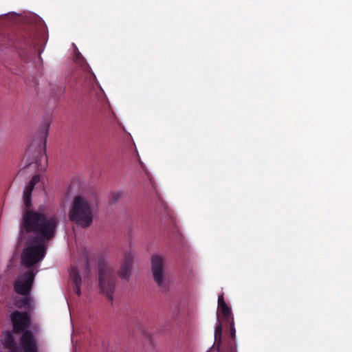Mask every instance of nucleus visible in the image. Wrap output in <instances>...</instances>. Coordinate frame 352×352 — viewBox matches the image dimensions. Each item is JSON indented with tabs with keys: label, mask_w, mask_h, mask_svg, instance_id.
<instances>
[{
	"label": "nucleus",
	"mask_w": 352,
	"mask_h": 352,
	"mask_svg": "<svg viewBox=\"0 0 352 352\" xmlns=\"http://www.w3.org/2000/svg\"><path fill=\"white\" fill-rule=\"evenodd\" d=\"M230 352H234V349L233 347L230 348Z\"/></svg>",
	"instance_id": "obj_18"
},
{
	"label": "nucleus",
	"mask_w": 352,
	"mask_h": 352,
	"mask_svg": "<svg viewBox=\"0 0 352 352\" xmlns=\"http://www.w3.org/2000/svg\"><path fill=\"white\" fill-rule=\"evenodd\" d=\"M217 321H218V324L216 326L215 329H214V338H215V342H217L219 344L221 342V339L222 324H221V322L219 321V316L218 314H217Z\"/></svg>",
	"instance_id": "obj_15"
},
{
	"label": "nucleus",
	"mask_w": 352,
	"mask_h": 352,
	"mask_svg": "<svg viewBox=\"0 0 352 352\" xmlns=\"http://www.w3.org/2000/svg\"><path fill=\"white\" fill-rule=\"evenodd\" d=\"M120 193L119 192L112 193V195L111 196V202L116 203L118 201V199L120 198Z\"/></svg>",
	"instance_id": "obj_17"
},
{
	"label": "nucleus",
	"mask_w": 352,
	"mask_h": 352,
	"mask_svg": "<svg viewBox=\"0 0 352 352\" xmlns=\"http://www.w3.org/2000/svg\"><path fill=\"white\" fill-rule=\"evenodd\" d=\"M218 311L221 313V318L226 324L234 322L231 308L225 302L223 293L218 296Z\"/></svg>",
	"instance_id": "obj_9"
},
{
	"label": "nucleus",
	"mask_w": 352,
	"mask_h": 352,
	"mask_svg": "<svg viewBox=\"0 0 352 352\" xmlns=\"http://www.w3.org/2000/svg\"><path fill=\"white\" fill-rule=\"evenodd\" d=\"M16 306L19 309H27L30 310L32 308L31 298L27 296L16 300Z\"/></svg>",
	"instance_id": "obj_13"
},
{
	"label": "nucleus",
	"mask_w": 352,
	"mask_h": 352,
	"mask_svg": "<svg viewBox=\"0 0 352 352\" xmlns=\"http://www.w3.org/2000/svg\"><path fill=\"white\" fill-rule=\"evenodd\" d=\"M75 60L80 65V67H84L85 70L87 69L88 74L89 75L90 77H92L93 78H96L94 74L89 71V69H90L89 67L86 64L84 58L82 56V55L80 53H78L76 56V60Z\"/></svg>",
	"instance_id": "obj_14"
},
{
	"label": "nucleus",
	"mask_w": 352,
	"mask_h": 352,
	"mask_svg": "<svg viewBox=\"0 0 352 352\" xmlns=\"http://www.w3.org/2000/svg\"><path fill=\"white\" fill-rule=\"evenodd\" d=\"M34 280V273L29 270L14 283V291L23 296L29 295Z\"/></svg>",
	"instance_id": "obj_8"
},
{
	"label": "nucleus",
	"mask_w": 352,
	"mask_h": 352,
	"mask_svg": "<svg viewBox=\"0 0 352 352\" xmlns=\"http://www.w3.org/2000/svg\"><path fill=\"white\" fill-rule=\"evenodd\" d=\"M93 217L90 202L83 196L75 197L69 212L70 221L82 228H87L91 225Z\"/></svg>",
	"instance_id": "obj_4"
},
{
	"label": "nucleus",
	"mask_w": 352,
	"mask_h": 352,
	"mask_svg": "<svg viewBox=\"0 0 352 352\" xmlns=\"http://www.w3.org/2000/svg\"><path fill=\"white\" fill-rule=\"evenodd\" d=\"M50 124L44 123L41 129L34 138L32 143L28 146L27 149V155H32L33 150H34V153L32 154V158L36 163L38 162L39 157H45L46 158L45 149Z\"/></svg>",
	"instance_id": "obj_6"
},
{
	"label": "nucleus",
	"mask_w": 352,
	"mask_h": 352,
	"mask_svg": "<svg viewBox=\"0 0 352 352\" xmlns=\"http://www.w3.org/2000/svg\"><path fill=\"white\" fill-rule=\"evenodd\" d=\"M133 259V254L131 252H127L124 254L123 261L121 264L118 275L123 279H128L131 274V270L132 267Z\"/></svg>",
	"instance_id": "obj_10"
},
{
	"label": "nucleus",
	"mask_w": 352,
	"mask_h": 352,
	"mask_svg": "<svg viewBox=\"0 0 352 352\" xmlns=\"http://www.w3.org/2000/svg\"><path fill=\"white\" fill-rule=\"evenodd\" d=\"M87 270L89 269L88 262H87Z\"/></svg>",
	"instance_id": "obj_19"
},
{
	"label": "nucleus",
	"mask_w": 352,
	"mask_h": 352,
	"mask_svg": "<svg viewBox=\"0 0 352 352\" xmlns=\"http://www.w3.org/2000/svg\"><path fill=\"white\" fill-rule=\"evenodd\" d=\"M99 285L101 291L106 295L111 303H113V293L116 285L114 270L106 262L99 261L98 263Z\"/></svg>",
	"instance_id": "obj_5"
},
{
	"label": "nucleus",
	"mask_w": 352,
	"mask_h": 352,
	"mask_svg": "<svg viewBox=\"0 0 352 352\" xmlns=\"http://www.w3.org/2000/svg\"><path fill=\"white\" fill-rule=\"evenodd\" d=\"M10 320L15 333H21L19 339L23 352H38L37 342L32 331L28 329L30 324V314L14 311L10 314Z\"/></svg>",
	"instance_id": "obj_3"
},
{
	"label": "nucleus",
	"mask_w": 352,
	"mask_h": 352,
	"mask_svg": "<svg viewBox=\"0 0 352 352\" xmlns=\"http://www.w3.org/2000/svg\"><path fill=\"white\" fill-rule=\"evenodd\" d=\"M229 326L230 336L232 339L235 338L236 330L234 328V322L227 324Z\"/></svg>",
	"instance_id": "obj_16"
},
{
	"label": "nucleus",
	"mask_w": 352,
	"mask_h": 352,
	"mask_svg": "<svg viewBox=\"0 0 352 352\" xmlns=\"http://www.w3.org/2000/svg\"><path fill=\"white\" fill-rule=\"evenodd\" d=\"M69 276L74 286V292L76 295L80 296L81 294L80 285L82 280L78 270L75 267H72L70 270Z\"/></svg>",
	"instance_id": "obj_12"
},
{
	"label": "nucleus",
	"mask_w": 352,
	"mask_h": 352,
	"mask_svg": "<svg viewBox=\"0 0 352 352\" xmlns=\"http://www.w3.org/2000/svg\"><path fill=\"white\" fill-rule=\"evenodd\" d=\"M165 258L160 254H155L151 257V270L154 280L161 288L166 289V281L164 278Z\"/></svg>",
	"instance_id": "obj_7"
},
{
	"label": "nucleus",
	"mask_w": 352,
	"mask_h": 352,
	"mask_svg": "<svg viewBox=\"0 0 352 352\" xmlns=\"http://www.w3.org/2000/svg\"><path fill=\"white\" fill-rule=\"evenodd\" d=\"M1 343L9 352L16 351V342L12 333L10 331L3 332L1 336Z\"/></svg>",
	"instance_id": "obj_11"
},
{
	"label": "nucleus",
	"mask_w": 352,
	"mask_h": 352,
	"mask_svg": "<svg viewBox=\"0 0 352 352\" xmlns=\"http://www.w3.org/2000/svg\"><path fill=\"white\" fill-rule=\"evenodd\" d=\"M38 33L34 25H26L14 32L4 34L0 37V45L15 49L21 58L25 61L28 56L34 52Z\"/></svg>",
	"instance_id": "obj_2"
},
{
	"label": "nucleus",
	"mask_w": 352,
	"mask_h": 352,
	"mask_svg": "<svg viewBox=\"0 0 352 352\" xmlns=\"http://www.w3.org/2000/svg\"><path fill=\"white\" fill-rule=\"evenodd\" d=\"M40 179V175H34L24 189L23 195L24 209L22 226L27 233L34 234V236L28 239V245L24 249L21 258L23 264L28 267H32L45 257V242L54 237L58 226L56 215L45 214L43 207H39L38 211L31 209L32 193Z\"/></svg>",
	"instance_id": "obj_1"
}]
</instances>
